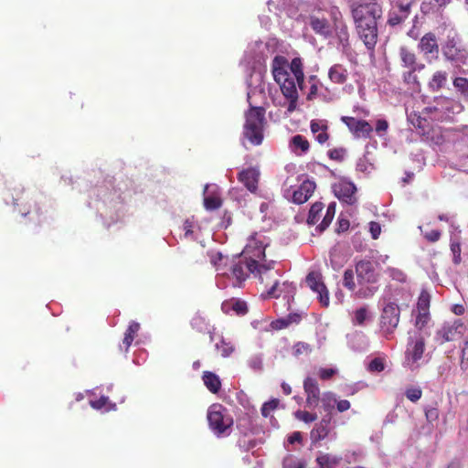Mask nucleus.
<instances>
[{
    "label": "nucleus",
    "instance_id": "f257e3e1",
    "mask_svg": "<svg viewBox=\"0 0 468 468\" xmlns=\"http://www.w3.org/2000/svg\"><path fill=\"white\" fill-rule=\"evenodd\" d=\"M356 32L369 51H374L378 40V21L382 17V7L371 0L368 3H352L349 5Z\"/></svg>",
    "mask_w": 468,
    "mask_h": 468
},
{
    "label": "nucleus",
    "instance_id": "f03ea898",
    "mask_svg": "<svg viewBox=\"0 0 468 468\" xmlns=\"http://www.w3.org/2000/svg\"><path fill=\"white\" fill-rule=\"evenodd\" d=\"M331 22L321 14L317 13L309 16V25L312 30L324 38H329L335 34L338 44L343 50L350 48V34L348 26L344 15L338 6H331L328 10Z\"/></svg>",
    "mask_w": 468,
    "mask_h": 468
},
{
    "label": "nucleus",
    "instance_id": "7ed1b4c3",
    "mask_svg": "<svg viewBox=\"0 0 468 468\" xmlns=\"http://www.w3.org/2000/svg\"><path fill=\"white\" fill-rule=\"evenodd\" d=\"M274 80L279 84L282 95L288 100V112L296 110L299 94L296 80L288 70V60L283 56H275L271 62Z\"/></svg>",
    "mask_w": 468,
    "mask_h": 468
},
{
    "label": "nucleus",
    "instance_id": "20e7f679",
    "mask_svg": "<svg viewBox=\"0 0 468 468\" xmlns=\"http://www.w3.org/2000/svg\"><path fill=\"white\" fill-rule=\"evenodd\" d=\"M265 124V109L263 107L251 106L245 113L243 137L252 145L261 144L264 138Z\"/></svg>",
    "mask_w": 468,
    "mask_h": 468
},
{
    "label": "nucleus",
    "instance_id": "39448f33",
    "mask_svg": "<svg viewBox=\"0 0 468 468\" xmlns=\"http://www.w3.org/2000/svg\"><path fill=\"white\" fill-rule=\"evenodd\" d=\"M426 346V335L421 332L409 333L403 367L415 371L421 366Z\"/></svg>",
    "mask_w": 468,
    "mask_h": 468
},
{
    "label": "nucleus",
    "instance_id": "423d86ee",
    "mask_svg": "<svg viewBox=\"0 0 468 468\" xmlns=\"http://www.w3.org/2000/svg\"><path fill=\"white\" fill-rule=\"evenodd\" d=\"M357 282L361 288L356 292L360 298H368L375 294L378 287L374 284L378 282V274L372 262L369 261H360L356 265Z\"/></svg>",
    "mask_w": 468,
    "mask_h": 468
},
{
    "label": "nucleus",
    "instance_id": "0eeeda50",
    "mask_svg": "<svg viewBox=\"0 0 468 468\" xmlns=\"http://www.w3.org/2000/svg\"><path fill=\"white\" fill-rule=\"evenodd\" d=\"M400 66L406 70L402 73V80L408 85L420 86L417 71L425 69V64L418 62L416 54L406 46L399 49Z\"/></svg>",
    "mask_w": 468,
    "mask_h": 468
},
{
    "label": "nucleus",
    "instance_id": "6e6552de",
    "mask_svg": "<svg viewBox=\"0 0 468 468\" xmlns=\"http://www.w3.org/2000/svg\"><path fill=\"white\" fill-rule=\"evenodd\" d=\"M209 427L217 436H227L230 433L233 419L220 404H213L207 411Z\"/></svg>",
    "mask_w": 468,
    "mask_h": 468
},
{
    "label": "nucleus",
    "instance_id": "1a4fd4ad",
    "mask_svg": "<svg viewBox=\"0 0 468 468\" xmlns=\"http://www.w3.org/2000/svg\"><path fill=\"white\" fill-rule=\"evenodd\" d=\"M277 262L275 261H258L253 260L246 263V268L255 277H258L261 283H265L266 286L271 285L274 280L281 277L279 270L275 269Z\"/></svg>",
    "mask_w": 468,
    "mask_h": 468
},
{
    "label": "nucleus",
    "instance_id": "9d476101",
    "mask_svg": "<svg viewBox=\"0 0 468 468\" xmlns=\"http://www.w3.org/2000/svg\"><path fill=\"white\" fill-rule=\"evenodd\" d=\"M468 330L465 324L461 320L444 323L440 328L436 330L434 341L439 345L446 342L457 341L464 338L467 335Z\"/></svg>",
    "mask_w": 468,
    "mask_h": 468
},
{
    "label": "nucleus",
    "instance_id": "9b49d317",
    "mask_svg": "<svg viewBox=\"0 0 468 468\" xmlns=\"http://www.w3.org/2000/svg\"><path fill=\"white\" fill-rule=\"evenodd\" d=\"M400 310L398 304L388 303L382 308L379 317V330L385 336L391 335L399 323Z\"/></svg>",
    "mask_w": 468,
    "mask_h": 468
},
{
    "label": "nucleus",
    "instance_id": "f8f14e48",
    "mask_svg": "<svg viewBox=\"0 0 468 468\" xmlns=\"http://www.w3.org/2000/svg\"><path fill=\"white\" fill-rule=\"evenodd\" d=\"M441 50L444 59L452 66L460 68L467 64L468 51L458 43L455 37H448Z\"/></svg>",
    "mask_w": 468,
    "mask_h": 468
},
{
    "label": "nucleus",
    "instance_id": "ddd939ff",
    "mask_svg": "<svg viewBox=\"0 0 468 468\" xmlns=\"http://www.w3.org/2000/svg\"><path fill=\"white\" fill-rule=\"evenodd\" d=\"M268 243L266 238L262 234L254 233L248 239V242L242 250V254L248 261L253 260L262 261L265 260V248Z\"/></svg>",
    "mask_w": 468,
    "mask_h": 468
},
{
    "label": "nucleus",
    "instance_id": "4468645a",
    "mask_svg": "<svg viewBox=\"0 0 468 468\" xmlns=\"http://www.w3.org/2000/svg\"><path fill=\"white\" fill-rule=\"evenodd\" d=\"M417 48L419 52L428 62L438 59L440 46L438 38L433 32L424 34L420 37Z\"/></svg>",
    "mask_w": 468,
    "mask_h": 468
},
{
    "label": "nucleus",
    "instance_id": "2eb2a0df",
    "mask_svg": "<svg viewBox=\"0 0 468 468\" xmlns=\"http://www.w3.org/2000/svg\"><path fill=\"white\" fill-rule=\"evenodd\" d=\"M341 121L347 126L350 133H352L356 138L367 139L371 137L373 127L367 121L350 116H342Z\"/></svg>",
    "mask_w": 468,
    "mask_h": 468
},
{
    "label": "nucleus",
    "instance_id": "dca6fc26",
    "mask_svg": "<svg viewBox=\"0 0 468 468\" xmlns=\"http://www.w3.org/2000/svg\"><path fill=\"white\" fill-rule=\"evenodd\" d=\"M412 3H397L388 14L387 24L389 27H397L403 24L411 14Z\"/></svg>",
    "mask_w": 468,
    "mask_h": 468
},
{
    "label": "nucleus",
    "instance_id": "f3484780",
    "mask_svg": "<svg viewBox=\"0 0 468 468\" xmlns=\"http://www.w3.org/2000/svg\"><path fill=\"white\" fill-rule=\"evenodd\" d=\"M335 196L339 199L340 202L346 203L347 205H353L356 201V187L349 181L341 180L332 186Z\"/></svg>",
    "mask_w": 468,
    "mask_h": 468
},
{
    "label": "nucleus",
    "instance_id": "a211bd4d",
    "mask_svg": "<svg viewBox=\"0 0 468 468\" xmlns=\"http://www.w3.org/2000/svg\"><path fill=\"white\" fill-rule=\"evenodd\" d=\"M306 283L312 289V291L318 294V299L321 304L324 306H328V291L324 282H321L320 274L314 271L310 272L306 277Z\"/></svg>",
    "mask_w": 468,
    "mask_h": 468
},
{
    "label": "nucleus",
    "instance_id": "6ab92c4d",
    "mask_svg": "<svg viewBox=\"0 0 468 468\" xmlns=\"http://www.w3.org/2000/svg\"><path fill=\"white\" fill-rule=\"evenodd\" d=\"M303 389L306 394V406L310 409L317 407L320 400V388L316 379L306 377L303 381Z\"/></svg>",
    "mask_w": 468,
    "mask_h": 468
},
{
    "label": "nucleus",
    "instance_id": "aec40b11",
    "mask_svg": "<svg viewBox=\"0 0 468 468\" xmlns=\"http://www.w3.org/2000/svg\"><path fill=\"white\" fill-rule=\"evenodd\" d=\"M209 220L218 228L227 229L231 223V215L222 207H205Z\"/></svg>",
    "mask_w": 468,
    "mask_h": 468
},
{
    "label": "nucleus",
    "instance_id": "412c9836",
    "mask_svg": "<svg viewBox=\"0 0 468 468\" xmlns=\"http://www.w3.org/2000/svg\"><path fill=\"white\" fill-rule=\"evenodd\" d=\"M238 179L251 193H255L258 188L260 172L257 168L250 167L240 171Z\"/></svg>",
    "mask_w": 468,
    "mask_h": 468
},
{
    "label": "nucleus",
    "instance_id": "4be33fe9",
    "mask_svg": "<svg viewBox=\"0 0 468 468\" xmlns=\"http://www.w3.org/2000/svg\"><path fill=\"white\" fill-rule=\"evenodd\" d=\"M269 286L266 294H262L264 298H278L282 293H285V297H289L292 295L295 291V286L292 283L284 282L281 284L279 279L274 280Z\"/></svg>",
    "mask_w": 468,
    "mask_h": 468
},
{
    "label": "nucleus",
    "instance_id": "5701e85b",
    "mask_svg": "<svg viewBox=\"0 0 468 468\" xmlns=\"http://www.w3.org/2000/svg\"><path fill=\"white\" fill-rule=\"evenodd\" d=\"M316 185L310 180L303 181L292 193V201L297 205H303L312 197Z\"/></svg>",
    "mask_w": 468,
    "mask_h": 468
},
{
    "label": "nucleus",
    "instance_id": "b1692460",
    "mask_svg": "<svg viewBox=\"0 0 468 468\" xmlns=\"http://www.w3.org/2000/svg\"><path fill=\"white\" fill-rule=\"evenodd\" d=\"M237 260L238 261H234L230 267V274H228L229 277L235 280L232 282L233 286H240L248 277V272H250L246 268L248 259H246V261H243V260L239 256Z\"/></svg>",
    "mask_w": 468,
    "mask_h": 468
},
{
    "label": "nucleus",
    "instance_id": "393cba45",
    "mask_svg": "<svg viewBox=\"0 0 468 468\" xmlns=\"http://www.w3.org/2000/svg\"><path fill=\"white\" fill-rule=\"evenodd\" d=\"M204 205H222L221 190L216 184H207L203 190Z\"/></svg>",
    "mask_w": 468,
    "mask_h": 468
},
{
    "label": "nucleus",
    "instance_id": "a878e982",
    "mask_svg": "<svg viewBox=\"0 0 468 468\" xmlns=\"http://www.w3.org/2000/svg\"><path fill=\"white\" fill-rule=\"evenodd\" d=\"M348 346L356 352H364L367 349L369 341L367 336L361 331H356L347 335Z\"/></svg>",
    "mask_w": 468,
    "mask_h": 468
},
{
    "label": "nucleus",
    "instance_id": "bb28decb",
    "mask_svg": "<svg viewBox=\"0 0 468 468\" xmlns=\"http://www.w3.org/2000/svg\"><path fill=\"white\" fill-rule=\"evenodd\" d=\"M310 129L319 144H324L329 139L327 133L328 125L326 121L313 120L310 123Z\"/></svg>",
    "mask_w": 468,
    "mask_h": 468
},
{
    "label": "nucleus",
    "instance_id": "cd10ccee",
    "mask_svg": "<svg viewBox=\"0 0 468 468\" xmlns=\"http://www.w3.org/2000/svg\"><path fill=\"white\" fill-rule=\"evenodd\" d=\"M332 416L325 414L321 421L316 424L315 428L311 431V439L314 441H321L324 439L329 433V424L331 422Z\"/></svg>",
    "mask_w": 468,
    "mask_h": 468
},
{
    "label": "nucleus",
    "instance_id": "c85d7f7f",
    "mask_svg": "<svg viewBox=\"0 0 468 468\" xmlns=\"http://www.w3.org/2000/svg\"><path fill=\"white\" fill-rule=\"evenodd\" d=\"M288 69H290V73L293 75L292 78L295 79L297 85L300 89H303V85L304 82V73H303V65L301 58H294L292 59L291 63H288Z\"/></svg>",
    "mask_w": 468,
    "mask_h": 468
},
{
    "label": "nucleus",
    "instance_id": "c756f323",
    "mask_svg": "<svg viewBox=\"0 0 468 468\" xmlns=\"http://www.w3.org/2000/svg\"><path fill=\"white\" fill-rule=\"evenodd\" d=\"M448 74L444 70H436L428 82V88L432 92L441 90L446 84Z\"/></svg>",
    "mask_w": 468,
    "mask_h": 468
},
{
    "label": "nucleus",
    "instance_id": "7c9ffc66",
    "mask_svg": "<svg viewBox=\"0 0 468 468\" xmlns=\"http://www.w3.org/2000/svg\"><path fill=\"white\" fill-rule=\"evenodd\" d=\"M328 77L336 84H344L347 80L348 72L343 65L335 64L330 68Z\"/></svg>",
    "mask_w": 468,
    "mask_h": 468
},
{
    "label": "nucleus",
    "instance_id": "2f4dec72",
    "mask_svg": "<svg viewBox=\"0 0 468 468\" xmlns=\"http://www.w3.org/2000/svg\"><path fill=\"white\" fill-rule=\"evenodd\" d=\"M203 381L207 389L212 393H217L220 389V379L212 372L205 371L203 374Z\"/></svg>",
    "mask_w": 468,
    "mask_h": 468
},
{
    "label": "nucleus",
    "instance_id": "473e14b6",
    "mask_svg": "<svg viewBox=\"0 0 468 468\" xmlns=\"http://www.w3.org/2000/svg\"><path fill=\"white\" fill-rule=\"evenodd\" d=\"M322 403V408L325 411L326 414L332 416V411L336 403V397L333 392L327 391L322 395L320 399Z\"/></svg>",
    "mask_w": 468,
    "mask_h": 468
},
{
    "label": "nucleus",
    "instance_id": "72a5a7b5",
    "mask_svg": "<svg viewBox=\"0 0 468 468\" xmlns=\"http://www.w3.org/2000/svg\"><path fill=\"white\" fill-rule=\"evenodd\" d=\"M316 461L319 465H324L330 468H335L336 465L340 463L341 457L336 455L329 454V453H320Z\"/></svg>",
    "mask_w": 468,
    "mask_h": 468
},
{
    "label": "nucleus",
    "instance_id": "f704fd0d",
    "mask_svg": "<svg viewBox=\"0 0 468 468\" xmlns=\"http://www.w3.org/2000/svg\"><path fill=\"white\" fill-rule=\"evenodd\" d=\"M291 146L293 151L301 150V154L306 153L310 148V144L308 140L301 135H294L291 140Z\"/></svg>",
    "mask_w": 468,
    "mask_h": 468
},
{
    "label": "nucleus",
    "instance_id": "c9c22d12",
    "mask_svg": "<svg viewBox=\"0 0 468 468\" xmlns=\"http://www.w3.org/2000/svg\"><path fill=\"white\" fill-rule=\"evenodd\" d=\"M140 329V324L137 322H132L124 334L123 345L126 346V351L130 347L132 342L134 339L135 335Z\"/></svg>",
    "mask_w": 468,
    "mask_h": 468
},
{
    "label": "nucleus",
    "instance_id": "e433bc0d",
    "mask_svg": "<svg viewBox=\"0 0 468 468\" xmlns=\"http://www.w3.org/2000/svg\"><path fill=\"white\" fill-rule=\"evenodd\" d=\"M452 84L464 100H468V79L464 77H456L453 79Z\"/></svg>",
    "mask_w": 468,
    "mask_h": 468
},
{
    "label": "nucleus",
    "instance_id": "4c0bfd02",
    "mask_svg": "<svg viewBox=\"0 0 468 468\" xmlns=\"http://www.w3.org/2000/svg\"><path fill=\"white\" fill-rule=\"evenodd\" d=\"M416 314V320H415V332H421L423 333L426 337L429 336V333L425 332V327L430 320V314L429 313H415Z\"/></svg>",
    "mask_w": 468,
    "mask_h": 468
},
{
    "label": "nucleus",
    "instance_id": "58836bf2",
    "mask_svg": "<svg viewBox=\"0 0 468 468\" xmlns=\"http://www.w3.org/2000/svg\"><path fill=\"white\" fill-rule=\"evenodd\" d=\"M335 213V207H327L326 213L321 224L316 228L320 232L324 231L332 222Z\"/></svg>",
    "mask_w": 468,
    "mask_h": 468
},
{
    "label": "nucleus",
    "instance_id": "ea45409f",
    "mask_svg": "<svg viewBox=\"0 0 468 468\" xmlns=\"http://www.w3.org/2000/svg\"><path fill=\"white\" fill-rule=\"evenodd\" d=\"M460 367L462 370L468 369V333L463 338V344L461 346V362Z\"/></svg>",
    "mask_w": 468,
    "mask_h": 468
},
{
    "label": "nucleus",
    "instance_id": "a19ab883",
    "mask_svg": "<svg viewBox=\"0 0 468 468\" xmlns=\"http://www.w3.org/2000/svg\"><path fill=\"white\" fill-rule=\"evenodd\" d=\"M429 306H430V295L427 292H421V294L419 297L417 311H414L413 314H415V313H429Z\"/></svg>",
    "mask_w": 468,
    "mask_h": 468
},
{
    "label": "nucleus",
    "instance_id": "79ce46f5",
    "mask_svg": "<svg viewBox=\"0 0 468 468\" xmlns=\"http://www.w3.org/2000/svg\"><path fill=\"white\" fill-rule=\"evenodd\" d=\"M216 348L220 352L223 357L229 356L234 351V346L229 342H226L223 338L219 343L216 344Z\"/></svg>",
    "mask_w": 468,
    "mask_h": 468
},
{
    "label": "nucleus",
    "instance_id": "37998d69",
    "mask_svg": "<svg viewBox=\"0 0 468 468\" xmlns=\"http://www.w3.org/2000/svg\"><path fill=\"white\" fill-rule=\"evenodd\" d=\"M367 319V310L366 307H361L354 313L352 322L356 325H363Z\"/></svg>",
    "mask_w": 468,
    "mask_h": 468
},
{
    "label": "nucleus",
    "instance_id": "c03bdc74",
    "mask_svg": "<svg viewBox=\"0 0 468 468\" xmlns=\"http://www.w3.org/2000/svg\"><path fill=\"white\" fill-rule=\"evenodd\" d=\"M322 207H310V211L307 218L309 225H314L321 218Z\"/></svg>",
    "mask_w": 468,
    "mask_h": 468
},
{
    "label": "nucleus",
    "instance_id": "a18cd8bd",
    "mask_svg": "<svg viewBox=\"0 0 468 468\" xmlns=\"http://www.w3.org/2000/svg\"><path fill=\"white\" fill-rule=\"evenodd\" d=\"M294 415L297 420L305 423H311L317 419V415L315 413H310L304 410H297Z\"/></svg>",
    "mask_w": 468,
    "mask_h": 468
},
{
    "label": "nucleus",
    "instance_id": "49530a36",
    "mask_svg": "<svg viewBox=\"0 0 468 468\" xmlns=\"http://www.w3.org/2000/svg\"><path fill=\"white\" fill-rule=\"evenodd\" d=\"M405 395L408 399L412 402H416L421 398L422 391L420 388L410 387L406 389Z\"/></svg>",
    "mask_w": 468,
    "mask_h": 468
},
{
    "label": "nucleus",
    "instance_id": "de8ad7c7",
    "mask_svg": "<svg viewBox=\"0 0 468 468\" xmlns=\"http://www.w3.org/2000/svg\"><path fill=\"white\" fill-rule=\"evenodd\" d=\"M343 284L346 288H347L350 291H354L356 289V283L354 281V272L352 270L345 271Z\"/></svg>",
    "mask_w": 468,
    "mask_h": 468
},
{
    "label": "nucleus",
    "instance_id": "09e8293b",
    "mask_svg": "<svg viewBox=\"0 0 468 468\" xmlns=\"http://www.w3.org/2000/svg\"><path fill=\"white\" fill-rule=\"evenodd\" d=\"M17 215L21 218V220L26 217L29 216L30 218L37 215L38 209L37 207H34L31 209V207H19L17 210H16Z\"/></svg>",
    "mask_w": 468,
    "mask_h": 468
},
{
    "label": "nucleus",
    "instance_id": "8fccbe9b",
    "mask_svg": "<svg viewBox=\"0 0 468 468\" xmlns=\"http://www.w3.org/2000/svg\"><path fill=\"white\" fill-rule=\"evenodd\" d=\"M278 404H279L278 399H271L268 402H265L261 407V414L264 417H268L270 415V413L277 408Z\"/></svg>",
    "mask_w": 468,
    "mask_h": 468
},
{
    "label": "nucleus",
    "instance_id": "3c124183",
    "mask_svg": "<svg viewBox=\"0 0 468 468\" xmlns=\"http://www.w3.org/2000/svg\"><path fill=\"white\" fill-rule=\"evenodd\" d=\"M387 272L395 281H398V282H404L406 281V274L402 271H400L399 269L388 268L387 270Z\"/></svg>",
    "mask_w": 468,
    "mask_h": 468
},
{
    "label": "nucleus",
    "instance_id": "603ef678",
    "mask_svg": "<svg viewBox=\"0 0 468 468\" xmlns=\"http://www.w3.org/2000/svg\"><path fill=\"white\" fill-rule=\"evenodd\" d=\"M346 155V150L344 148H334L328 151V156L332 160L343 161Z\"/></svg>",
    "mask_w": 468,
    "mask_h": 468
},
{
    "label": "nucleus",
    "instance_id": "864d4df0",
    "mask_svg": "<svg viewBox=\"0 0 468 468\" xmlns=\"http://www.w3.org/2000/svg\"><path fill=\"white\" fill-rule=\"evenodd\" d=\"M384 368V363L380 358H374L368 365V370L371 372H381Z\"/></svg>",
    "mask_w": 468,
    "mask_h": 468
},
{
    "label": "nucleus",
    "instance_id": "5fc2aeb1",
    "mask_svg": "<svg viewBox=\"0 0 468 468\" xmlns=\"http://www.w3.org/2000/svg\"><path fill=\"white\" fill-rule=\"evenodd\" d=\"M425 416L429 422H432L439 418V410L435 407H429L425 410Z\"/></svg>",
    "mask_w": 468,
    "mask_h": 468
},
{
    "label": "nucleus",
    "instance_id": "6e6d98bb",
    "mask_svg": "<svg viewBox=\"0 0 468 468\" xmlns=\"http://www.w3.org/2000/svg\"><path fill=\"white\" fill-rule=\"evenodd\" d=\"M309 352H310V346L308 344L299 342L294 346V355L295 356L308 354Z\"/></svg>",
    "mask_w": 468,
    "mask_h": 468
},
{
    "label": "nucleus",
    "instance_id": "4d7b16f0",
    "mask_svg": "<svg viewBox=\"0 0 468 468\" xmlns=\"http://www.w3.org/2000/svg\"><path fill=\"white\" fill-rule=\"evenodd\" d=\"M336 373L335 368H319L318 376L321 379L326 380L332 378Z\"/></svg>",
    "mask_w": 468,
    "mask_h": 468
},
{
    "label": "nucleus",
    "instance_id": "13d9d810",
    "mask_svg": "<svg viewBox=\"0 0 468 468\" xmlns=\"http://www.w3.org/2000/svg\"><path fill=\"white\" fill-rule=\"evenodd\" d=\"M107 404H110V401H109V398L105 397V396L101 397L98 400L90 401V406L96 410H101Z\"/></svg>",
    "mask_w": 468,
    "mask_h": 468
},
{
    "label": "nucleus",
    "instance_id": "bf43d9fd",
    "mask_svg": "<svg viewBox=\"0 0 468 468\" xmlns=\"http://www.w3.org/2000/svg\"><path fill=\"white\" fill-rule=\"evenodd\" d=\"M226 259V257L221 252H216L211 255L210 261L211 263L217 267V270H220L221 262Z\"/></svg>",
    "mask_w": 468,
    "mask_h": 468
},
{
    "label": "nucleus",
    "instance_id": "052dcab7",
    "mask_svg": "<svg viewBox=\"0 0 468 468\" xmlns=\"http://www.w3.org/2000/svg\"><path fill=\"white\" fill-rule=\"evenodd\" d=\"M232 309L238 314H244L247 313V304L246 303L242 301H235L232 303Z\"/></svg>",
    "mask_w": 468,
    "mask_h": 468
},
{
    "label": "nucleus",
    "instance_id": "680f3d73",
    "mask_svg": "<svg viewBox=\"0 0 468 468\" xmlns=\"http://www.w3.org/2000/svg\"><path fill=\"white\" fill-rule=\"evenodd\" d=\"M191 324L198 331H203L205 328V320L200 315H197L192 319Z\"/></svg>",
    "mask_w": 468,
    "mask_h": 468
},
{
    "label": "nucleus",
    "instance_id": "e2e57ef3",
    "mask_svg": "<svg viewBox=\"0 0 468 468\" xmlns=\"http://www.w3.org/2000/svg\"><path fill=\"white\" fill-rule=\"evenodd\" d=\"M194 226H195L194 219H186L184 222V230H185V237L186 238L192 237Z\"/></svg>",
    "mask_w": 468,
    "mask_h": 468
},
{
    "label": "nucleus",
    "instance_id": "0e129e2a",
    "mask_svg": "<svg viewBox=\"0 0 468 468\" xmlns=\"http://www.w3.org/2000/svg\"><path fill=\"white\" fill-rule=\"evenodd\" d=\"M250 367L254 370H260L262 367V359L260 356H255L249 360Z\"/></svg>",
    "mask_w": 468,
    "mask_h": 468
},
{
    "label": "nucleus",
    "instance_id": "69168bd1",
    "mask_svg": "<svg viewBox=\"0 0 468 468\" xmlns=\"http://www.w3.org/2000/svg\"><path fill=\"white\" fill-rule=\"evenodd\" d=\"M369 225H370L369 230H370L372 239H377L380 235L381 227L378 223L373 222V221L370 222Z\"/></svg>",
    "mask_w": 468,
    "mask_h": 468
},
{
    "label": "nucleus",
    "instance_id": "338daca9",
    "mask_svg": "<svg viewBox=\"0 0 468 468\" xmlns=\"http://www.w3.org/2000/svg\"><path fill=\"white\" fill-rule=\"evenodd\" d=\"M441 237V232L436 229H432L430 232L425 233V238L431 242H435L439 240Z\"/></svg>",
    "mask_w": 468,
    "mask_h": 468
},
{
    "label": "nucleus",
    "instance_id": "774afa93",
    "mask_svg": "<svg viewBox=\"0 0 468 468\" xmlns=\"http://www.w3.org/2000/svg\"><path fill=\"white\" fill-rule=\"evenodd\" d=\"M336 408L339 412L346 411L350 409V402L347 399L336 400Z\"/></svg>",
    "mask_w": 468,
    "mask_h": 468
}]
</instances>
